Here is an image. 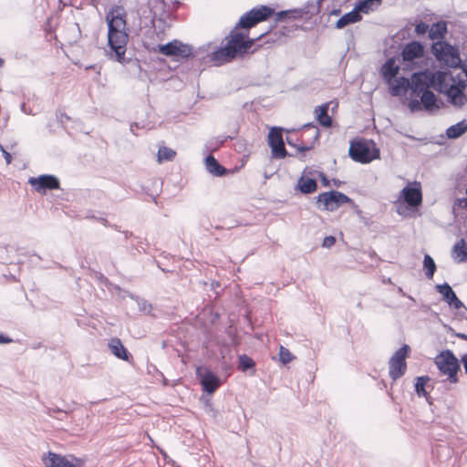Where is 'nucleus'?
Segmentation results:
<instances>
[{
  "mask_svg": "<svg viewBox=\"0 0 467 467\" xmlns=\"http://www.w3.org/2000/svg\"><path fill=\"white\" fill-rule=\"evenodd\" d=\"M423 268L426 277L431 279L434 275L437 266L433 258L428 254H426L423 258Z\"/></svg>",
  "mask_w": 467,
  "mask_h": 467,
  "instance_id": "34",
  "label": "nucleus"
},
{
  "mask_svg": "<svg viewBox=\"0 0 467 467\" xmlns=\"http://www.w3.org/2000/svg\"><path fill=\"white\" fill-rule=\"evenodd\" d=\"M125 10L122 6H115L106 16L108 23V44L110 53L108 54L113 59L122 65L130 61L126 58V46L128 43V33L126 31Z\"/></svg>",
  "mask_w": 467,
  "mask_h": 467,
  "instance_id": "1",
  "label": "nucleus"
},
{
  "mask_svg": "<svg viewBox=\"0 0 467 467\" xmlns=\"http://www.w3.org/2000/svg\"><path fill=\"white\" fill-rule=\"evenodd\" d=\"M286 142L290 146H295V144L293 143V140L289 137L286 138Z\"/></svg>",
  "mask_w": 467,
  "mask_h": 467,
  "instance_id": "52",
  "label": "nucleus"
},
{
  "mask_svg": "<svg viewBox=\"0 0 467 467\" xmlns=\"http://www.w3.org/2000/svg\"><path fill=\"white\" fill-rule=\"evenodd\" d=\"M4 64V60L0 57V67Z\"/></svg>",
  "mask_w": 467,
  "mask_h": 467,
  "instance_id": "55",
  "label": "nucleus"
},
{
  "mask_svg": "<svg viewBox=\"0 0 467 467\" xmlns=\"http://www.w3.org/2000/svg\"><path fill=\"white\" fill-rule=\"evenodd\" d=\"M350 158L360 163H369L379 158V150L363 141H352L348 150Z\"/></svg>",
  "mask_w": 467,
  "mask_h": 467,
  "instance_id": "9",
  "label": "nucleus"
},
{
  "mask_svg": "<svg viewBox=\"0 0 467 467\" xmlns=\"http://www.w3.org/2000/svg\"><path fill=\"white\" fill-rule=\"evenodd\" d=\"M350 202L352 200L348 195L334 190L321 192L316 197L317 208L327 212H335L342 205Z\"/></svg>",
  "mask_w": 467,
  "mask_h": 467,
  "instance_id": "8",
  "label": "nucleus"
},
{
  "mask_svg": "<svg viewBox=\"0 0 467 467\" xmlns=\"http://www.w3.org/2000/svg\"><path fill=\"white\" fill-rule=\"evenodd\" d=\"M297 188L304 194H310L317 191V183L315 179L302 175L297 181Z\"/></svg>",
  "mask_w": 467,
  "mask_h": 467,
  "instance_id": "24",
  "label": "nucleus"
},
{
  "mask_svg": "<svg viewBox=\"0 0 467 467\" xmlns=\"http://www.w3.org/2000/svg\"><path fill=\"white\" fill-rule=\"evenodd\" d=\"M202 389L208 394H213L221 385L219 378L211 371H206L201 378Z\"/></svg>",
  "mask_w": 467,
  "mask_h": 467,
  "instance_id": "18",
  "label": "nucleus"
},
{
  "mask_svg": "<svg viewBox=\"0 0 467 467\" xmlns=\"http://www.w3.org/2000/svg\"><path fill=\"white\" fill-rule=\"evenodd\" d=\"M434 362L439 370L443 375H447L448 380L451 383L458 382L457 373L461 369V366L458 358L451 350L446 349L441 351L436 356Z\"/></svg>",
  "mask_w": 467,
  "mask_h": 467,
  "instance_id": "7",
  "label": "nucleus"
},
{
  "mask_svg": "<svg viewBox=\"0 0 467 467\" xmlns=\"http://www.w3.org/2000/svg\"><path fill=\"white\" fill-rule=\"evenodd\" d=\"M465 83L461 81L457 85H451L448 89L447 95L450 102L457 107H462L467 101L464 94Z\"/></svg>",
  "mask_w": 467,
  "mask_h": 467,
  "instance_id": "16",
  "label": "nucleus"
},
{
  "mask_svg": "<svg viewBox=\"0 0 467 467\" xmlns=\"http://www.w3.org/2000/svg\"><path fill=\"white\" fill-rule=\"evenodd\" d=\"M435 289L442 296V299L455 309L464 306L463 303L457 297L455 292L448 283L436 285Z\"/></svg>",
  "mask_w": 467,
  "mask_h": 467,
  "instance_id": "15",
  "label": "nucleus"
},
{
  "mask_svg": "<svg viewBox=\"0 0 467 467\" xmlns=\"http://www.w3.org/2000/svg\"><path fill=\"white\" fill-rule=\"evenodd\" d=\"M340 9H333L331 12H330V16H338L340 14Z\"/></svg>",
  "mask_w": 467,
  "mask_h": 467,
  "instance_id": "49",
  "label": "nucleus"
},
{
  "mask_svg": "<svg viewBox=\"0 0 467 467\" xmlns=\"http://www.w3.org/2000/svg\"><path fill=\"white\" fill-rule=\"evenodd\" d=\"M454 260L461 264L467 262V244L464 239H460L452 247Z\"/></svg>",
  "mask_w": 467,
  "mask_h": 467,
  "instance_id": "25",
  "label": "nucleus"
},
{
  "mask_svg": "<svg viewBox=\"0 0 467 467\" xmlns=\"http://www.w3.org/2000/svg\"><path fill=\"white\" fill-rule=\"evenodd\" d=\"M389 84V92L394 97L400 95L402 91L410 89V81L405 77H395Z\"/></svg>",
  "mask_w": 467,
  "mask_h": 467,
  "instance_id": "21",
  "label": "nucleus"
},
{
  "mask_svg": "<svg viewBox=\"0 0 467 467\" xmlns=\"http://www.w3.org/2000/svg\"><path fill=\"white\" fill-rule=\"evenodd\" d=\"M301 15H302V12L300 10H285V11H280V12L277 13L275 20L276 21H283L286 17L296 18V17L301 16Z\"/></svg>",
  "mask_w": 467,
  "mask_h": 467,
  "instance_id": "37",
  "label": "nucleus"
},
{
  "mask_svg": "<svg viewBox=\"0 0 467 467\" xmlns=\"http://www.w3.org/2000/svg\"><path fill=\"white\" fill-rule=\"evenodd\" d=\"M52 412H61V410L60 409H54V410H48V414L49 415H52Z\"/></svg>",
  "mask_w": 467,
  "mask_h": 467,
  "instance_id": "51",
  "label": "nucleus"
},
{
  "mask_svg": "<svg viewBox=\"0 0 467 467\" xmlns=\"http://www.w3.org/2000/svg\"><path fill=\"white\" fill-rule=\"evenodd\" d=\"M447 33V24L444 21L434 23L429 29V38L431 40L441 41Z\"/></svg>",
  "mask_w": 467,
  "mask_h": 467,
  "instance_id": "26",
  "label": "nucleus"
},
{
  "mask_svg": "<svg viewBox=\"0 0 467 467\" xmlns=\"http://www.w3.org/2000/svg\"><path fill=\"white\" fill-rule=\"evenodd\" d=\"M443 80V75L441 72H431L428 69L415 72L411 76L410 90L413 95H420L427 91L430 88L441 83Z\"/></svg>",
  "mask_w": 467,
  "mask_h": 467,
  "instance_id": "6",
  "label": "nucleus"
},
{
  "mask_svg": "<svg viewBox=\"0 0 467 467\" xmlns=\"http://www.w3.org/2000/svg\"><path fill=\"white\" fill-rule=\"evenodd\" d=\"M455 337L463 340H467V335L464 333H455Z\"/></svg>",
  "mask_w": 467,
  "mask_h": 467,
  "instance_id": "48",
  "label": "nucleus"
},
{
  "mask_svg": "<svg viewBox=\"0 0 467 467\" xmlns=\"http://www.w3.org/2000/svg\"><path fill=\"white\" fill-rule=\"evenodd\" d=\"M12 342V339L0 334V344H6Z\"/></svg>",
  "mask_w": 467,
  "mask_h": 467,
  "instance_id": "45",
  "label": "nucleus"
},
{
  "mask_svg": "<svg viewBox=\"0 0 467 467\" xmlns=\"http://www.w3.org/2000/svg\"><path fill=\"white\" fill-rule=\"evenodd\" d=\"M333 184L336 186V187H339L340 184H341V182L339 180H337V179H334L333 180Z\"/></svg>",
  "mask_w": 467,
  "mask_h": 467,
  "instance_id": "50",
  "label": "nucleus"
},
{
  "mask_svg": "<svg viewBox=\"0 0 467 467\" xmlns=\"http://www.w3.org/2000/svg\"><path fill=\"white\" fill-rule=\"evenodd\" d=\"M0 150L2 151L3 156H4V158H5V161H6V163H7V164H10V163H11V161H12V156H11V154H10L8 151H6V150H5V149L4 148V146H3V145H1V144H0Z\"/></svg>",
  "mask_w": 467,
  "mask_h": 467,
  "instance_id": "43",
  "label": "nucleus"
},
{
  "mask_svg": "<svg viewBox=\"0 0 467 467\" xmlns=\"http://www.w3.org/2000/svg\"><path fill=\"white\" fill-rule=\"evenodd\" d=\"M430 380L428 376H421L416 378L415 383V391L419 397H424L427 400H429L428 392L425 389V386L427 382Z\"/></svg>",
  "mask_w": 467,
  "mask_h": 467,
  "instance_id": "33",
  "label": "nucleus"
},
{
  "mask_svg": "<svg viewBox=\"0 0 467 467\" xmlns=\"http://www.w3.org/2000/svg\"><path fill=\"white\" fill-rule=\"evenodd\" d=\"M312 148H313V144L308 145V146H300V147H298V150L305 152V151L311 150Z\"/></svg>",
  "mask_w": 467,
  "mask_h": 467,
  "instance_id": "47",
  "label": "nucleus"
},
{
  "mask_svg": "<svg viewBox=\"0 0 467 467\" xmlns=\"http://www.w3.org/2000/svg\"><path fill=\"white\" fill-rule=\"evenodd\" d=\"M254 365V361L247 355L239 356V368L243 371L253 368Z\"/></svg>",
  "mask_w": 467,
  "mask_h": 467,
  "instance_id": "38",
  "label": "nucleus"
},
{
  "mask_svg": "<svg viewBox=\"0 0 467 467\" xmlns=\"http://www.w3.org/2000/svg\"><path fill=\"white\" fill-rule=\"evenodd\" d=\"M47 467H75V464L65 456L49 451L42 458Z\"/></svg>",
  "mask_w": 467,
  "mask_h": 467,
  "instance_id": "17",
  "label": "nucleus"
},
{
  "mask_svg": "<svg viewBox=\"0 0 467 467\" xmlns=\"http://www.w3.org/2000/svg\"><path fill=\"white\" fill-rule=\"evenodd\" d=\"M420 101L425 109L431 110L436 106L437 99L435 94L431 90L420 93Z\"/></svg>",
  "mask_w": 467,
  "mask_h": 467,
  "instance_id": "31",
  "label": "nucleus"
},
{
  "mask_svg": "<svg viewBox=\"0 0 467 467\" xmlns=\"http://www.w3.org/2000/svg\"><path fill=\"white\" fill-rule=\"evenodd\" d=\"M294 358V356L290 352V350L283 346L279 348V360L282 364L286 365L291 362Z\"/></svg>",
  "mask_w": 467,
  "mask_h": 467,
  "instance_id": "39",
  "label": "nucleus"
},
{
  "mask_svg": "<svg viewBox=\"0 0 467 467\" xmlns=\"http://www.w3.org/2000/svg\"><path fill=\"white\" fill-rule=\"evenodd\" d=\"M336 243V238L334 236H327L324 238L322 246L326 248H330L333 246Z\"/></svg>",
  "mask_w": 467,
  "mask_h": 467,
  "instance_id": "42",
  "label": "nucleus"
},
{
  "mask_svg": "<svg viewBox=\"0 0 467 467\" xmlns=\"http://www.w3.org/2000/svg\"><path fill=\"white\" fill-rule=\"evenodd\" d=\"M253 14L254 13H252L250 10L249 12L245 13L243 16H241V18L234 29H237L238 27H241L244 29H250L253 26H254L255 25H257Z\"/></svg>",
  "mask_w": 467,
  "mask_h": 467,
  "instance_id": "32",
  "label": "nucleus"
},
{
  "mask_svg": "<svg viewBox=\"0 0 467 467\" xmlns=\"http://www.w3.org/2000/svg\"><path fill=\"white\" fill-rule=\"evenodd\" d=\"M400 200L411 208L420 206L422 202L420 184L415 182L405 186L400 192Z\"/></svg>",
  "mask_w": 467,
  "mask_h": 467,
  "instance_id": "14",
  "label": "nucleus"
},
{
  "mask_svg": "<svg viewBox=\"0 0 467 467\" xmlns=\"http://www.w3.org/2000/svg\"><path fill=\"white\" fill-rule=\"evenodd\" d=\"M251 12L254 13L253 16H254L255 22L258 24L271 17L274 15L275 10L269 6L261 5L259 7L253 8Z\"/></svg>",
  "mask_w": 467,
  "mask_h": 467,
  "instance_id": "30",
  "label": "nucleus"
},
{
  "mask_svg": "<svg viewBox=\"0 0 467 467\" xmlns=\"http://www.w3.org/2000/svg\"><path fill=\"white\" fill-rule=\"evenodd\" d=\"M175 155L176 152L172 149L165 146L160 147L157 155L158 162L162 163L164 161H171L174 159Z\"/></svg>",
  "mask_w": 467,
  "mask_h": 467,
  "instance_id": "35",
  "label": "nucleus"
},
{
  "mask_svg": "<svg viewBox=\"0 0 467 467\" xmlns=\"http://www.w3.org/2000/svg\"><path fill=\"white\" fill-rule=\"evenodd\" d=\"M362 19L361 15L354 7L350 12L343 15L336 23V27L338 29H342L345 26L359 22Z\"/></svg>",
  "mask_w": 467,
  "mask_h": 467,
  "instance_id": "23",
  "label": "nucleus"
},
{
  "mask_svg": "<svg viewBox=\"0 0 467 467\" xmlns=\"http://www.w3.org/2000/svg\"><path fill=\"white\" fill-rule=\"evenodd\" d=\"M225 41L224 47H221L210 54V60L215 66H221L235 58L244 57L254 45L255 38H249L247 34L234 29L225 37Z\"/></svg>",
  "mask_w": 467,
  "mask_h": 467,
  "instance_id": "2",
  "label": "nucleus"
},
{
  "mask_svg": "<svg viewBox=\"0 0 467 467\" xmlns=\"http://www.w3.org/2000/svg\"><path fill=\"white\" fill-rule=\"evenodd\" d=\"M268 144L272 150V156L274 158L284 159L287 156L281 128L273 127L270 130L268 133Z\"/></svg>",
  "mask_w": 467,
  "mask_h": 467,
  "instance_id": "13",
  "label": "nucleus"
},
{
  "mask_svg": "<svg viewBox=\"0 0 467 467\" xmlns=\"http://www.w3.org/2000/svg\"><path fill=\"white\" fill-rule=\"evenodd\" d=\"M153 50L166 57H172L177 61L186 59L192 55V47L179 40H172L164 45H158Z\"/></svg>",
  "mask_w": 467,
  "mask_h": 467,
  "instance_id": "10",
  "label": "nucleus"
},
{
  "mask_svg": "<svg viewBox=\"0 0 467 467\" xmlns=\"http://www.w3.org/2000/svg\"><path fill=\"white\" fill-rule=\"evenodd\" d=\"M383 0H360L355 4V8L359 15L375 11L382 4Z\"/></svg>",
  "mask_w": 467,
  "mask_h": 467,
  "instance_id": "27",
  "label": "nucleus"
},
{
  "mask_svg": "<svg viewBox=\"0 0 467 467\" xmlns=\"http://www.w3.org/2000/svg\"><path fill=\"white\" fill-rule=\"evenodd\" d=\"M431 53L447 67L461 68L467 78V61H462L456 47L444 41H436L431 45Z\"/></svg>",
  "mask_w": 467,
  "mask_h": 467,
  "instance_id": "4",
  "label": "nucleus"
},
{
  "mask_svg": "<svg viewBox=\"0 0 467 467\" xmlns=\"http://www.w3.org/2000/svg\"><path fill=\"white\" fill-rule=\"evenodd\" d=\"M399 71L400 66L396 65L395 57L388 58L381 67V73L388 83L392 81Z\"/></svg>",
  "mask_w": 467,
  "mask_h": 467,
  "instance_id": "20",
  "label": "nucleus"
},
{
  "mask_svg": "<svg viewBox=\"0 0 467 467\" xmlns=\"http://www.w3.org/2000/svg\"><path fill=\"white\" fill-rule=\"evenodd\" d=\"M425 55L424 46L419 41H410L407 43L401 51V67L403 70H413L420 68V60H422Z\"/></svg>",
  "mask_w": 467,
  "mask_h": 467,
  "instance_id": "5",
  "label": "nucleus"
},
{
  "mask_svg": "<svg viewBox=\"0 0 467 467\" xmlns=\"http://www.w3.org/2000/svg\"><path fill=\"white\" fill-rule=\"evenodd\" d=\"M28 183L35 191L41 194H46L47 191L57 190L60 187L59 180L57 176L51 174H43L38 177H31Z\"/></svg>",
  "mask_w": 467,
  "mask_h": 467,
  "instance_id": "12",
  "label": "nucleus"
},
{
  "mask_svg": "<svg viewBox=\"0 0 467 467\" xmlns=\"http://www.w3.org/2000/svg\"><path fill=\"white\" fill-rule=\"evenodd\" d=\"M398 291H399V293H400V295H402L403 296H406V294L403 292V290H402V288H401V287H399Z\"/></svg>",
  "mask_w": 467,
  "mask_h": 467,
  "instance_id": "53",
  "label": "nucleus"
},
{
  "mask_svg": "<svg viewBox=\"0 0 467 467\" xmlns=\"http://www.w3.org/2000/svg\"><path fill=\"white\" fill-rule=\"evenodd\" d=\"M462 363L463 365V368H464V370H465V373L467 374V353L464 354L462 357Z\"/></svg>",
  "mask_w": 467,
  "mask_h": 467,
  "instance_id": "46",
  "label": "nucleus"
},
{
  "mask_svg": "<svg viewBox=\"0 0 467 467\" xmlns=\"http://www.w3.org/2000/svg\"><path fill=\"white\" fill-rule=\"evenodd\" d=\"M409 351L410 347L408 345H404L390 358L389 362V374L393 380H397L405 374L407 369L406 357L408 356Z\"/></svg>",
  "mask_w": 467,
  "mask_h": 467,
  "instance_id": "11",
  "label": "nucleus"
},
{
  "mask_svg": "<svg viewBox=\"0 0 467 467\" xmlns=\"http://www.w3.org/2000/svg\"><path fill=\"white\" fill-rule=\"evenodd\" d=\"M109 348L111 353L119 359L129 361L131 358V355L128 352L121 340L118 337H113L109 340Z\"/></svg>",
  "mask_w": 467,
  "mask_h": 467,
  "instance_id": "19",
  "label": "nucleus"
},
{
  "mask_svg": "<svg viewBox=\"0 0 467 467\" xmlns=\"http://www.w3.org/2000/svg\"><path fill=\"white\" fill-rule=\"evenodd\" d=\"M303 135L311 137L315 142L319 139L320 133L317 125L313 123H307L303 126Z\"/></svg>",
  "mask_w": 467,
  "mask_h": 467,
  "instance_id": "36",
  "label": "nucleus"
},
{
  "mask_svg": "<svg viewBox=\"0 0 467 467\" xmlns=\"http://www.w3.org/2000/svg\"><path fill=\"white\" fill-rule=\"evenodd\" d=\"M205 168L213 176L222 177L227 173V169L222 166L213 155L205 158Z\"/></svg>",
  "mask_w": 467,
  "mask_h": 467,
  "instance_id": "22",
  "label": "nucleus"
},
{
  "mask_svg": "<svg viewBox=\"0 0 467 467\" xmlns=\"http://www.w3.org/2000/svg\"><path fill=\"white\" fill-rule=\"evenodd\" d=\"M466 131H467V120L463 119L454 125L450 126L446 130V136L449 139L455 140V139L460 138Z\"/></svg>",
  "mask_w": 467,
  "mask_h": 467,
  "instance_id": "28",
  "label": "nucleus"
},
{
  "mask_svg": "<svg viewBox=\"0 0 467 467\" xmlns=\"http://www.w3.org/2000/svg\"><path fill=\"white\" fill-rule=\"evenodd\" d=\"M180 0H148L147 5H141L138 9L140 24L154 25L155 19L164 20L168 16L171 5H178Z\"/></svg>",
  "mask_w": 467,
  "mask_h": 467,
  "instance_id": "3",
  "label": "nucleus"
},
{
  "mask_svg": "<svg viewBox=\"0 0 467 467\" xmlns=\"http://www.w3.org/2000/svg\"><path fill=\"white\" fill-rule=\"evenodd\" d=\"M408 107L411 112H417L421 110L423 106L420 100L415 99L409 101Z\"/></svg>",
  "mask_w": 467,
  "mask_h": 467,
  "instance_id": "40",
  "label": "nucleus"
},
{
  "mask_svg": "<svg viewBox=\"0 0 467 467\" xmlns=\"http://www.w3.org/2000/svg\"><path fill=\"white\" fill-rule=\"evenodd\" d=\"M429 26L424 22H420L415 26V32L417 35H424L425 33H429Z\"/></svg>",
  "mask_w": 467,
  "mask_h": 467,
  "instance_id": "41",
  "label": "nucleus"
},
{
  "mask_svg": "<svg viewBox=\"0 0 467 467\" xmlns=\"http://www.w3.org/2000/svg\"><path fill=\"white\" fill-rule=\"evenodd\" d=\"M317 119L320 125L329 128L332 126V118L328 115V104H323L315 109Z\"/></svg>",
  "mask_w": 467,
  "mask_h": 467,
  "instance_id": "29",
  "label": "nucleus"
},
{
  "mask_svg": "<svg viewBox=\"0 0 467 467\" xmlns=\"http://www.w3.org/2000/svg\"><path fill=\"white\" fill-rule=\"evenodd\" d=\"M21 109H22V110H23L24 112H26V105H25V104H22Z\"/></svg>",
  "mask_w": 467,
  "mask_h": 467,
  "instance_id": "54",
  "label": "nucleus"
},
{
  "mask_svg": "<svg viewBox=\"0 0 467 467\" xmlns=\"http://www.w3.org/2000/svg\"><path fill=\"white\" fill-rule=\"evenodd\" d=\"M318 176L321 179V182L323 186L328 187L330 186V181L327 179V177L323 172H318Z\"/></svg>",
  "mask_w": 467,
  "mask_h": 467,
  "instance_id": "44",
  "label": "nucleus"
}]
</instances>
